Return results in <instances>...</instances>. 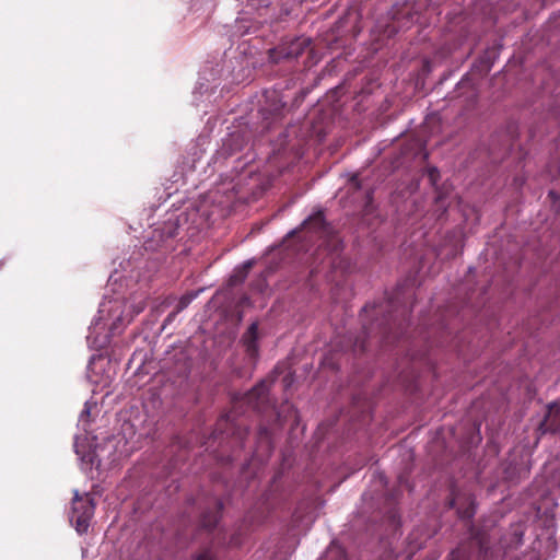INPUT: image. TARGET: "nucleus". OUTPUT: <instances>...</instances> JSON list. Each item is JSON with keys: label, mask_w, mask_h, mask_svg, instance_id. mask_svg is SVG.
Instances as JSON below:
<instances>
[{"label": "nucleus", "mask_w": 560, "mask_h": 560, "mask_svg": "<svg viewBox=\"0 0 560 560\" xmlns=\"http://www.w3.org/2000/svg\"><path fill=\"white\" fill-rule=\"evenodd\" d=\"M390 302H382L380 304L365 305L364 313H372L375 319L372 324L363 327L362 335H349L345 338V349L351 350L353 353H363L366 350V342L369 338L375 337L380 342L390 343L398 340L402 335V326L400 322L394 317L389 308Z\"/></svg>", "instance_id": "1"}, {"label": "nucleus", "mask_w": 560, "mask_h": 560, "mask_svg": "<svg viewBox=\"0 0 560 560\" xmlns=\"http://www.w3.org/2000/svg\"><path fill=\"white\" fill-rule=\"evenodd\" d=\"M125 323L124 304L118 300L104 301L100 304L97 316L90 326L88 340L96 348H104L109 342V336L120 331Z\"/></svg>", "instance_id": "2"}, {"label": "nucleus", "mask_w": 560, "mask_h": 560, "mask_svg": "<svg viewBox=\"0 0 560 560\" xmlns=\"http://www.w3.org/2000/svg\"><path fill=\"white\" fill-rule=\"evenodd\" d=\"M303 229L317 235L322 241L320 246H325L330 254H338L342 249V242L335 234L334 229L326 222L324 213L318 211L306 219Z\"/></svg>", "instance_id": "3"}, {"label": "nucleus", "mask_w": 560, "mask_h": 560, "mask_svg": "<svg viewBox=\"0 0 560 560\" xmlns=\"http://www.w3.org/2000/svg\"><path fill=\"white\" fill-rule=\"evenodd\" d=\"M311 38L305 36L283 40L277 47L268 50V60L272 63H279L298 59L311 48Z\"/></svg>", "instance_id": "4"}, {"label": "nucleus", "mask_w": 560, "mask_h": 560, "mask_svg": "<svg viewBox=\"0 0 560 560\" xmlns=\"http://www.w3.org/2000/svg\"><path fill=\"white\" fill-rule=\"evenodd\" d=\"M94 509L95 504L92 498L88 494L80 495L78 491L74 492L70 521L80 535L88 532Z\"/></svg>", "instance_id": "5"}, {"label": "nucleus", "mask_w": 560, "mask_h": 560, "mask_svg": "<svg viewBox=\"0 0 560 560\" xmlns=\"http://www.w3.org/2000/svg\"><path fill=\"white\" fill-rule=\"evenodd\" d=\"M248 434V427L243 421L236 419V412L231 411L222 416L213 431L214 439L232 438L236 441L238 446H243V443Z\"/></svg>", "instance_id": "6"}, {"label": "nucleus", "mask_w": 560, "mask_h": 560, "mask_svg": "<svg viewBox=\"0 0 560 560\" xmlns=\"http://www.w3.org/2000/svg\"><path fill=\"white\" fill-rule=\"evenodd\" d=\"M392 23L389 25L390 33H397L411 27L418 19V12L409 2L397 3L389 11Z\"/></svg>", "instance_id": "7"}, {"label": "nucleus", "mask_w": 560, "mask_h": 560, "mask_svg": "<svg viewBox=\"0 0 560 560\" xmlns=\"http://www.w3.org/2000/svg\"><path fill=\"white\" fill-rule=\"evenodd\" d=\"M270 104L262 106L259 109L261 116L262 131H268L273 125L279 122L285 109V103L282 102L278 95L273 92L270 96H267Z\"/></svg>", "instance_id": "8"}, {"label": "nucleus", "mask_w": 560, "mask_h": 560, "mask_svg": "<svg viewBox=\"0 0 560 560\" xmlns=\"http://www.w3.org/2000/svg\"><path fill=\"white\" fill-rule=\"evenodd\" d=\"M269 389L270 382L264 380L243 397V402L259 412H266L269 408H271L268 397Z\"/></svg>", "instance_id": "9"}, {"label": "nucleus", "mask_w": 560, "mask_h": 560, "mask_svg": "<svg viewBox=\"0 0 560 560\" xmlns=\"http://www.w3.org/2000/svg\"><path fill=\"white\" fill-rule=\"evenodd\" d=\"M222 509L223 503L218 499H212L210 508L201 514V526L208 530H212L219 522Z\"/></svg>", "instance_id": "10"}, {"label": "nucleus", "mask_w": 560, "mask_h": 560, "mask_svg": "<svg viewBox=\"0 0 560 560\" xmlns=\"http://www.w3.org/2000/svg\"><path fill=\"white\" fill-rule=\"evenodd\" d=\"M540 428L544 432H559L560 431V405L552 404L549 406L548 413L541 422Z\"/></svg>", "instance_id": "11"}, {"label": "nucleus", "mask_w": 560, "mask_h": 560, "mask_svg": "<svg viewBox=\"0 0 560 560\" xmlns=\"http://www.w3.org/2000/svg\"><path fill=\"white\" fill-rule=\"evenodd\" d=\"M258 324L253 323L243 336V343L247 354L250 358H255L258 353Z\"/></svg>", "instance_id": "12"}, {"label": "nucleus", "mask_w": 560, "mask_h": 560, "mask_svg": "<svg viewBox=\"0 0 560 560\" xmlns=\"http://www.w3.org/2000/svg\"><path fill=\"white\" fill-rule=\"evenodd\" d=\"M320 560H349L345 550L338 545H330Z\"/></svg>", "instance_id": "13"}, {"label": "nucleus", "mask_w": 560, "mask_h": 560, "mask_svg": "<svg viewBox=\"0 0 560 560\" xmlns=\"http://www.w3.org/2000/svg\"><path fill=\"white\" fill-rule=\"evenodd\" d=\"M250 268H252V261H246L241 269L236 270L235 273L231 276V279H230L231 283L232 284L242 283L245 280L247 272Z\"/></svg>", "instance_id": "14"}, {"label": "nucleus", "mask_w": 560, "mask_h": 560, "mask_svg": "<svg viewBox=\"0 0 560 560\" xmlns=\"http://www.w3.org/2000/svg\"><path fill=\"white\" fill-rule=\"evenodd\" d=\"M197 292H189L184 294L177 302L175 311L180 313L183 312L191 302L197 298Z\"/></svg>", "instance_id": "15"}, {"label": "nucleus", "mask_w": 560, "mask_h": 560, "mask_svg": "<svg viewBox=\"0 0 560 560\" xmlns=\"http://www.w3.org/2000/svg\"><path fill=\"white\" fill-rule=\"evenodd\" d=\"M258 438L260 441H265L267 443H270V432L269 429L265 425H260L258 431Z\"/></svg>", "instance_id": "16"}, {"label": "nucleus", "mask_w": 560, "mask_h": 560, "mask_svg": "<svg viewBox=\"0 0 560 560\" xmlns=\"http://www.w3.org/2000/svg\"><path fill=\"white\" fill-rule=\"evenodd\" d=\"M90 415H91V407H90V404L86 401L84 404L83 410L80 413V419H79L80 422L89 421Z\"/></svg>", "instance_id": "17"}, {"label": "nucleus", "mask_w": 560, "mask_h": 560, "mask_svg": "<svg viewBox=\"0 0 560 560\" xmlns=\"http://www.w3.org/2000/svg\"><path fill=\"white\" fill-rule=\"evenodd\" d=\"M178 314H179V313H178V312H176L175 310H174L173 312H171V313L166 316V318L164 319L163 325H162V328H165L166 326L171 325V324L175 320V318H176V316H177Z\"/></svg>", "instance_id": "18"}, {"label": "nucleus", "mask_w": 560, "mask_h": 560, "mask_svg": "<svg viewBox=\"0 0 560 560\" xmlns=\"http://www.w3.org/2000/svg\"><path fill=\"white\" fill-rule=\"evenodd\" d=\"M195 560H213L212 553L209 549L196 555Z\"/></svg>", "instance_id": "19"}, {"label": "nucleus", "mask_w": 560, "mask_h": 560, "mask_svg": "<svg viewBox=\"0 0 560 560\" xmlns=\"http://www.w3.org/2000/svg\"><path fill=\"white\" fill-rule=\"evenodd\" d=\"M460 517L463 518H471L475 514L474 506L467 508L465 511H459Z\"/></svg>", "instance_id": "20"}, {"label": "nucleus", "mask_w": 560, "mask_h": 560, "mask_svg": "<svg viewBox=\"0 0 560 560\" xmlns=\"http://www.w3.org/2000/svg\"><path fill=\"white\" fill-rule=\"evenodd\" d=\"M238 138H240V135H237V133L231 135V138L229 140V144L232 145V143L236 142L238 140Z\"/></svg>", "instance_id": "21"}, {"label": "nucleus", "mask_w": 560, "mask_h": 560, "mask_svg": "<svg viewBox=\"0 0 560 560\" xmlns=\"http://www.w3.org/2000/svg\"><path fill=\"white\" fill-rule=\"evenodd\" d=\"M438 175V170L436 168H432L430 171V178L431 180L434 183L435 182V176Z\"/></svg>", "instance_id": "22"}, {"label": "nucleus", "mask_w": 560, "mask_h": 560, "mask_svg": "<svg viewBox=\"0 0 560 560\" xmlns=\"http://www.w3.org/2000/svg\"><path fill=\"white\" fill-rule=\"evenodd\" d=\"M351 184H353L355 188H360V183L357 175L352 176Z\"/></svg>", "instance_id": "23"}, {"label": "nucleus", "mask_w": 560, "mask_h": 560, "mask_svg": "<svg viewBox=\"0 0 560 560\" xmlns=\"http://www.w3.org/2000/svg\"><path fill=\"white\" fill-rule=\"evenodd\" d=\"M170 304H171V301H170L168 299H167V300H165V301L162 303V305H164V306H168Z\"/></svg>", "instance_id": "24"}, {"label": "nucleus", "mask_w": 560, "mask_h": 560, "mask_svg": "<svg viewBox=\"0 0 560 560\" xmlns=\"http://www.w3.org/2000/svg\"><path fill=\"white\" fill-rule=\"evenodd\" d=\"M366 197H368V200H369V202H370V201H371V199H372V191H369Z\"/></svg>", "instance_id": "25"}, {"label": "nucleus", "mask_w": 560, "mask_h": 560, "mask_svg": "<svg viewBox=\"0 0 560 560\" xmlns=\"http://www.w3.org/2000/svg\"><path fill=\"white\" fill-rule=\"evenodd\" d=\"M241 149H242L241 144H235V148L233 150H241Z\"/></svg>", "instance_id": "26"}, {"label": "nucleus", "mask_w": 560, "mask_h": 560, "mask_svg": "<svg viewBox=\"0 0 560 560\" xmlns=\"http://www.w3.org/2000/svg\"><path fill=\"white\" fill-rule=\"evenodd\" d=\"M450 506H451V508H454V506H455V500H451V502H450Z\"/></svg>", "instance_id": "27"}, {"label": "nucleus", "mask_w": 560, "mask_h": 560, "mask_svg": "<svg viewBox=\"0 0 560 560\" xmlns=\"http://www.w3.org/2000/svg\"><path fill=\"white\" fill-rule=\"evenodd\" d=\"M277 413V419L280 421L281 419V413L280 412H276Z\"/></svg>", "instance_id": "28"}]
</instances>
